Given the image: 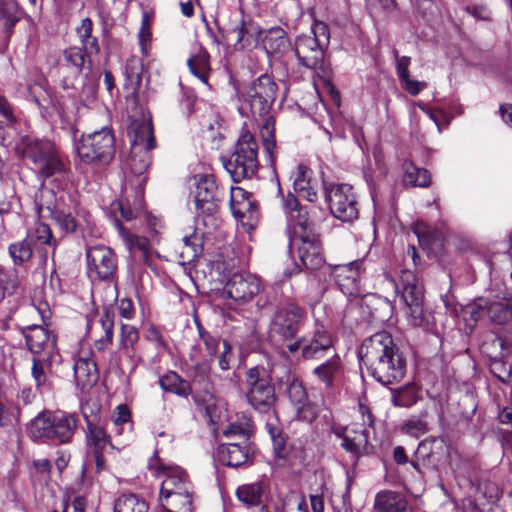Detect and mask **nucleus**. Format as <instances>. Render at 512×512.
Returning <instances> with one entry per match:
<instances>
[{
	"instance_id": "nucleus-28",
	"label": "nucleus",
	"mask_w": 512,
	"mask_h": 512,
	"mask_svg": "<svg viewBox=\"0 0 512 512\" xmlns=\"http://www.w3.org/2000/svg\"><path fill=\"white\" fill-rule=\"evenodd\" d=\"M219 461L229 467H240L250 460L248 439L239 443L221 444L217 451Z\"/></svg>"
},
{
	"instance_id": "nucleus-2",
	"label": "nucleus",
	"mask_w": 512,
	"mask_h": 512,
	"mask_svg": "<svg viewBox=\"0 0 512 512\" xmlns=\"http://www.w3.org/2000/svg\"><path fill=\"white\" fill-rule=\"evenodd\" d=\"M148 469L162 479L159 500L164 509L192 512L194 487L187 472L177 465H167L157 453L149 459Z\"/></svg>"
},
{
	"instance_id": "nucleus-57",
	"label": "nucleus",
	"mask_w": 512,
	"mask_h": 512,
	"mask_svg": "<svg viewBox=\"0 0 512 512\" xmlns=\"http://www.w3.org/2000/svg\"><path fill=\"white\" fill-rule=\"evenodd\" d=\"M125 75L128 81L135 86L141 82V65L138 60L130 59L125 65Z\"/></svg>"
},
{
	"instance_id": "nucleus-44",
	"label": "nucleus",
	"mask_w": 512,
	"mask_h": 512,
	"mask_svg": "<svg viewBox=\"0 0 512 512\" xmlns=\"http://www.w3.org/2000/svg\"><path fill=\"white\" fill-rule=\"evenodd\" d=\"M22 15L23 10L16 0H0V21L7 30L13 28Z\"/></svg>"
},
{
	"instance_id": "nucleus-18",
	"label": "nucleus",
	"mask_w": 512,
	"mask_h": 512,
	"mask_svg": "<svg viewBox=\"0 0 512 512\" xmlns=\"http://www.w3.org/2000/svg\"><path fill=\"white\" fill-rule=\"evenodd\" d=\"M328 268L344 294L353 296L359 293L360 280L366 271V261L364 259L345 264L329 265Z\"/></svg>"
},
{
	"instance_id": "nucleus-23",
	"label": "nucleus",
	"mask_w": 512,
	"mask_h": 512,
	"mask_svg": "<svg viewBox=\"0 0 512 512\" xmlns=\"http://www.w3.org/2000/svg\"><path fill=\"white\" fill-rule=\"evenodd\" d=\"M259 42L265 52L276 59L285 55L291 47L286 31L279 26L261 30Z\"/></svg>"
},
{
	"instance_id": "nucleus-61",
	"label": "nucleus",
	"mask_w": 512,
	"mask_h": 512,
	"mask_svg": "<svg viewBox=\"0 0 512 512\" xmlns=\"http://www.w3.org/2000/svg\"><path fill=\"white\" fill-rule=\"evenodd\" d=\"M112 207L115 211H119L121 217L125 221H130L137 217L140 212L141 204L139 203V207L136 209H131L129 206L125 205L123 202L119 201L112 204Z\"/></svg>"
},
{
	"instance_id": "nucleus-52",
	"label": "nucleus",
	"mask_w": 512,
	"mask_h": 512,
	"mask_svg": "<svg viewBox=\"0 0 512 512\" xmlns=\"http://www.w3.org/2000/svg\"><path fill=\"white\" fill-rule=\"evenodd\" d=\"M86 421L90 443L94 446L95 450H103L110 443L108 434L102 425L94 424L87 418Z\"/></svg>"
},
{
	"instance_id": "nucleus-54",
	"label": "nucleus",
	"mask_w": 512,
	"mask_h": 512,
	"mask_svg": "<svg viewBox=\"0 0 512 512\" xmlns=\"http://www.w3.org/2000/svg\"><path fill=\"white\" fill-rule=\"evenodd\" d=\"M63 57L68 64L75 67L79 72L84 67L87 58H89L80 47L76 46L65 49Z\"/></svg>"
},
{
	"instance_id": "nucleus-14",
	"label": "nucleus",
	"mask_w": 512,
	"mask_h": 512,
	"mask_svg": "<svg viewBox=\"0 0 512 512\" xmlns=\"http://www.w3.org/2000/svg\"><path fill=\"white\" fill-rule=\"evenodd\" d=\"M192 194L197 216L203 217L214 215L223 198V192L212 175L199 177Z\"/></svg>"
},
{
	"instance_id": "nucleus-3",
	"label": "nucleus",
	"mask_w": 512,
	"mask_h": 512,
	"mask_svg": "<svg viewBox=\"0 0 512 512\" xmlns=\"http://www.w3.org/2000/svg\"><path fill=\"white\" fill-rule=\"evenodd\" d=\"M78 423L76 414L45 411L31 420L28 434L34 441L50 440L57 444H67L72 441Z\"/></svg>"
},
{
	"instance_id": "nucleus-7",
	"label": "nucleus",
	"mask_w": 512,
	"mask_h": 512,
	"mask_svg": "<svg viewBox=\"0 0 512 512\" xmlns=\"http://www.w3.org/2000/svg\"><path fill=\"white\" fill-rule=\"evenodd\" d=\"M359 411L361 413L362 422H354L349 426L333 425L331 432L342 440L341 447L354 457L359 458L369 455L373 452L374 447L369 442V429L373 425V416L369 409L360 404Z\"/></svg>"
},
{
	"instance_id": "nucleus-64",
	"label": "nucleus",
	"mask_w": 512,
	"mask_h": 512,
	"mask_svg": "<svg viewBox=\"0 0 512 512\" xmlns=\"http://www.w3.org/2000/svg\"><path fill=\"white\" fill-rule=\"evenodd\" d=\"M413 232L418 237L420 244H426L432 236V230L422 221H417L413 226Z\"/></svg>"
},
{
	"instance_id": "nucleus-19",
	"label": "nucleus",
	"mask_w": 512,
	"mask_h": 512,
	"mask_svg": "<svg viewBox=\"0 0 512 512\" xmlns=\"http://www.w3.org/2000/svg\"><path fill=\"white\" fill-rule=\"evenodd\" d=\"M287 394L290 403L294 407L297 420L312 423L318 416V407L310 401L303 383L292 378L287 387Z\"/></svg>"
},
{
	"instance_id": "nucleus-46",
	"label": "nucleus",
	"mask_w": 512,
	"mask_h": 512,
	"mask_svg": "<svg viewBox=\"0 0 512 512\" xmlns=\"http://www.w3.org/2000/svg\"><path fill=\"white\" fill-rule=\"evenodd\" d=\"M418 400L417 388L414 384H408L392 390L391 402L397 407H411Z\"/></svg>"
},
{
	"instance_id": "nucleus-16",
	"label": "nucleus",
	"mask_w": 512,
	"mask_h": 512,
	"mask_svg": "<svg viewBox=\"0 0 512 512\" xmlns=\"http://www.w3.org/2000/svg\"><path fill=\"white\" fill-rule=\"evenodd\" d=\"M447 455V445L442 438L426 439L418 445L412 467L423 474L424 470L436 471Z\"/></svg>"
},
{
	"instance_id": "nucleus-49",
	"label": "nucleus",
	"mask_w": 512,
	"mask_h": 512,
	"mask_svg": "<svg viewBox=\"0 0 512 512\" xmlns=\"http://www.w3.org/2000/svg\"><path fill=\"white\" fill-rule=\"evenodd\" d=\"M32 246L33 244L27 237L22 241L12 243L8 250L14 264L21 265L27 262L33 254Z\"/></svg>"
},
{
	"instance_id": "nucleus-58",
	"label": "nucleus",
	"mask_w": 512,
	"mask_h": 512,
	"mask_svg": "<svg viewBox=\"0 0 512 512\" xmlns=\"http://www.w3.org/2000/svg\"><path fill=\"white\" fill-rule=\"evenodd\" d=\"M139 334L137 329L131 325H122L121 327V346L128 348L133 347L134 344L138 341Z\"/></svg>"
},
{
	"instance_id": "nucleus-30",
	"label": "nucleus",
	"mask_w": 512,
	"mask_h": 512,
	"mask_svg": "<svg viewBox=\"0 0 512 512\" xmlns=\"http://www.w3.org/2000/svg\"><path fill=\"white\" fill-rule=\"evenodd\" d=\"M344 367L340 356L333 353L329 359L313 369V375L325 385L331 388L343 376Z\"/></svg>"
},
{
	"instance_id": "nucleus-36",
	"label": "nucleus",
	"mask_w": 512,
	"mask_h": 512,
	"mask_svg": "<svg viewBox=\"0 0 512 512\" xmlns=\"http://www.w3.org/2000/svg\"><path fill=\"white\" fill-rule=\"evenodd\" d=\"M407 308L408 320L413 327L421 328L426 332L435 331V317L430 310L423 308V304H416Z\"/></svg>"
},
{
	"instance_id": "nucleus-60",
	"label": "nucleus",
	"mask_w": 512,
	"mask_h": 512,
	"mask_svg": "<svg viewBox=\"0 0 512 512\" xmlns=\"http://www.w3.org/2000/svg\"><path fill=\"white\" fill-rule=\"evenodd\" d=\"M265 429L271 437V440L282 435L281 425L276 416V408L274 409V413H270L268 415V420L265 424Z\"/></svg>"
},
{
	"instance_id": "nucleus-51",
	"label": "nucleus",
	"mask_w": 512,
	"mask_h": 512,
	"mask_svg": "<svg viewBox=\"0 0 512 512\" xmlns=\"http://www.w3.org/2000/svg\"><path fill=\"white\" fill-rule=\"evenodd\" d=\"M462 314L465 320H471L477 322L478 320L488 316L487 312V298L479 297L473 302L467 304L462 309Z\"/></svg>"
},
{
	"instance_id": "nucleus-10",
	"label": "nucleus",
	"mask_w": 512,
	"mask_h": 512,
	"mask_svg": "<svg viewBox=\"0 0 512 512\" xmlns=\"http://www.w3.org/2000/svg\"><path fill=\"white\" fill-rule=\"evenodd\" d=\"M324 193L329 209L335 218L343 222H352L358 218V202L352 186L325 184Z\"/></svg>"
},
{
	"instance_id": "nucleus-26",
	"label": "nucleus",
	"mask_w": 512,
	"mask_h": 512,
	"mask_svg": "<svg viewBox=\"0 0 512 512\" xmlns=\"http://www.w3.org/2000/svg\"><path fill=\"white\" fill-rule=\"evenodd\" d=\"M73 369L76 385L81 391L85 392L97 383L98 369L90 353L79 356L74 362Z\"/></svg>"
},
{
	"instance_id": "nucleus-27",
	"label": "nucleus",
	"mask_w": 512,
	"mask_h": 512,
	"mask_svg": "<svg viewBox=\"0 0 512 512\" xmlns=\"http://www.w3.org/2000/svg\"><path fill=\"white\" fill-rule=\"evenodd\" d=\"M24 336L28 349L35 355H55V342L48 330L39 325L28 327Z\"/></svg>"
},
{
	"instance_id": "nucleus-43",
	"label": "nucleus",
	"mask_w": 512,
	"mask_h": 512,
	"mask_svg": "<svg viewBox=\"0 0 512 512\" xmlns=\"http://www.w3.org/2000/svg\"><path fill=\"white\" fill-rule=\"evenodd\" d=\"M154 19L153 10H144L142 13L141 25L138 32V42L141 53L148 56L152 41L151 26Z\"/></svg>"
},
{
	"instance_id": "nucleus-24",
	"label": "nucleus",
	"mask_w": 512,
	"mask_h": 512,
	"mask_svg": "<svg viewBox=\"0 0 512 512\" xmlns=\"http://www.w3.org/2000/svg\"><path fill=\"white\" fill-rule=\"evenodd\" d=\"M293 189L300 197L313 202L317 199L318 182L313 171L304 164H298L292 172Z\"/></svg>"
},
{
	"instance_id": "nucleus-32",
	"label": "nucleus",
	"mask_w": 512,
	"mask_h": 512,
	"mask_svg": "<svg viewBox=\"0 0 512 512\" xmlns=\"http://www.w3.org/2000/svg\"><path fill=\"white\" fill-rule=\"evenodd\" d=\"M288 227L293 232L292 241H298L307 236L319 235L315 230V225L310 219L306 207L301 208L293 215L288 216Z\"/></svg>"
},
{
	"instance_id": "nucleus-48",
	"label": "nucleus",
	"mask_w": 512,
	"mask_h": 512,
	"mask_svg": "<svg viewBox=\"0 0 512 512\" xmlns=\"http://www.w3.org/2000/svg\"><path fill=\"white\" fill-rule=\"evenodd\" d=\"M183 246L180 251V257L183 262H192L202 253L201 239L196 234L185 236L183 238Z\"/></svg>"
},
{
	"instance_id": "nucleus-1",
	"label": "nucleus",
	"mask_w": 512,
	"mask_h": 512,
	"mask_svg": "<svg viewBox=\"0 0 512 512\" xmlns=\"http://www.w3.org/2000/svg\"><path fill=\"white\" fill-rule=\"evenodd\" d=\"M358 357L367 373L382 385L399 382L405 376L406 360L388 332H378L366 338Z\"/></svg>"
},
{
	"instance_id": "nucleus-9",
	"label": "nucleus",
	"mask_w": 512,
	"mask_h": 512,
	"mask_svg": "<svg viewBox=\"0 0 512 512\" xmlns=\"http://www.w3.org/2000/svg\"><path fill=\"white\" fill-rule=\"evenodd\" d=\"M24 156L32 161L43 179L65 171L59 151L49 140H29L25 145Z\"/></svg>"
},
{
	"instance_id": "nucleus-45",
	"label": "nucleus",
	"mask_w": 512,
	"mask_h": 512,
	"mask_svg": "<svg viewBox=\"0 0 512 512\" xmlns=\"http://www.w3.org/2000/svg\"><path fill=\"white\" fill-rule=\"evenodd\" d=\"M148 504L134 494L120 496L114 504V512H148Z\"/></svg>"
},
{
	"instance_id": "nucleus-38",
	"label": "nucleus",
	"mask_w": 512,
	"mask_h": 512,
	"mask_svg": "<svg viewBox=\"0 0 512 512\" xmlns=\"http://www.w3.org/2000/svg\"><path fill=\"white\" fill-rule=\"evenodd\" d=\"M209 59L208 52L200 47L198 52L187 60L190 72L206 85L211 71Z\"/></svg>"
},
{
	"instance_id": "nucleus-63",
	"label": "nucleus",
	"mask_w": 512,
	"mask_h": 512,
	"mask_svg": "<svg viewBox=\"0 0 512 512\" xmlns=\"http://www.w3.org/2000/svg\"><path fill=\"white\" fill-rule=\"evenodd\" d=\"M282 205L287 217L303 208L292 193H288L286 196L282 195Z\"/></svg>"
},
{
	"instance_id": "nucleus-62",
	"label": "nucleus",
	"mask_w": 512,
	"mask_h": 512,
	"mask_svg": "<svg viewBox=\"0 0 512 512\" xmlns=\"http://www.w3.org/2000/svg\"><path fill=\"white\" fill-rule=\"evenodd\" d=\"M92 31L93 21L89 17L84 18L81 24L76 28V33L81 44L93 36Z\"/></svg>"
},
{
	"instance_id": "nucleus-50",
	"label": "nucleus",
	"mask_w": 512,
	"mask_h": 512,
	"mask_svg": "<svg viewBox=\"0 0 512 512\" xmlns=\"http://www.w3.org/2000/svg\"><path fill=\"white\" fill-rule=\"evenodd\" d=\"M160 387L167 392L178 396L187 395V388L180 376L175 372H169L159 379Z\"/></svg>"
},
{
	"instance_id": "nucleus-41",
	"label": "nucleus",
	"mask_w": 512,
	"mask_h": 512,
	"mask_svg": "<svg viewBox=\"0 0 512 512\" xmlns=\"http://www.w3.org/2000/svg\"><path fill=\"white\" fill-rule=\"evenodd\" d=\"M29 241L37 248L38 246L51 247L55 251L57 240L54 238L50 227L42 222L30 230L27 234Z\"/></svg>"
},
{
	"instance_id": "nucleus-47",
	"label": "nucleus",
	"mask_w": 512,
	"mask_h": 512,
	"mask_svg": "<svg viewBox=\"0 0 512 512\" xmlns=\"http://www.w3.org/2000/svg\"><path fill=\"white\" fill-rule=\"evenodd\" d=\"M55 355H40L33 357L31 374L35 381L36 387L40 388L45 385L47 381V369L50 363L54 360Z\"/></svg>"
},
{
	"instance_id": "nucleus-15",
	"label": "nucleus",
	"mask_w": 512,
	"mask_h": 512,
	"mask_svg": "<svg viewBox=\"0 0 512 512\" xmlns=\"http://www.w3.org/2000/svg\"><path fill=\"white\" fill-rule=\"evenodd\" d=\"M260 32L257 25L241 17L235 20L234 25L219 27L220 38L214 37L213 41L218 45L234 42L237 50L250 49L259 42Z\"/></svg>"
},
{
	"instance_id": "nucleus-13",
	"label": "nucleus",
	"mask_w": 512,
	"mask_h": 512,
	"mask_svg": "<svg viewBox=\"0 0 512 512\" xmlns=\"http://www.w3.org/2000/svg\"><path fill=\"white\" fill-rule=\"evenodd\" d=\"M304 312L295 303H287L276 308L270 322L269 335L283 340L294 338L300 328Z\"/></svg>"
},
{
	"instance_id": "nucleus-55",
	"label": "nucleus",
	"mask_w": 512,
	"mask_h": 512,
	"mask_svg": "<svg viewBox=\"0 0 512 512\" xmlns=\"http://www.w3.org/2000/svg\"><path fill=\"white\" fill-rule=\"evenodd\" d=\"M54 193L50 189L42 188L39 194L36 195L35 205L37 212L40 214L44 210L52 213L55 210Z\"/></svg>"
},
{
	"instance_id": "nucleus-35",
	"label": "nucleus",
	"mask_w": 512,
	"mask_h": 512,
	"mask_svg": "<svg viewBox=\"0 0 512 512\" xmlns=\"http://www.w3.org/2000/svg\"><path fill=\"white\" fill-rule=\"evenodd\" d=\"M230 208L236 218H245L246 213H256L249 199V193L241 187H232L230 191Z\"/></svg>"
},
{
	"instance_id": "nucleus-53",
	"label": "nucleus",
	"mask_w": 512,
	"mask_h": 512,
	"mask_svg": "<svg viewBox=\"0 0 512 512\" xmlns=\"http://www.w3.org/2000/svg\"><path fill=\"white\" fill-rule=\"evenodd\" d=\"M261 137L269 162L270 164H274V150L276 144L274 139V126L269 119L265 121L261 128Z\"/></svg>"
},
{
	"instance_id": "nucleus-29",
	"label": "nucleus",
	"mask_w": 512,
	"mask_h": 512,
	"mask_svg": "<svg viewBox=\"0 0 512 512\" xmlns=\"http://www.w3.org/2000/svg\"><path fill=\"white\" fill-rule=\"evenodd\" d=\"M128 136L131 148L139 146L151 150L156 146L153 125L150 119L133 120L128 126Z\"/></svg>"
},
{
	"instance_id": "nucleus-42",
	"label": "nucleus",
	"mask_w": 512,
	"mask_h": 512,
	"mask_svg": "<svg viewBox=\"0 0 512 512\" xmlns=\"http://www.w3.org/2000/svg\"><path fill=\"white\" fill-rule=\"evenodd\" d=\"M150 163V150L141 148L139 146L131 148V153L127 165L133 174L141 176L148 169Z\"/></svg>"
},
{
	"instance_id": "nucleus-5",
	"label": "nucleus",
	"mask_w": 512,
	"mask_h": 512,
	"mask_svg": "<svg viewBox=\"0 0 512 512\" xmlns=\"http://www.w3.org/2000/svg\"><path fill=\"white\" fill-rule=\"evenodd\" d=\"M222 162L233 182L251 179L259 168L258 144L254 136L249 131L241 133L234 152L229 158H223Z\"/></svg>"
},
{
	"instance_id": "nucleus-17",
	"label": "nucleus",
	"mask_w": 512,
	"mask_h": 512,
	"mask_svg": "<svg viewBox=\"0 0 512 512\" xmlns=\"http://www.w3.org/2000/svg\"><path fill=\"white\" fill-rule=\"evenodd\" d=\"M262 290L258 277L249 273H237L230 277L224 294L238 305L250 302Z\"/></svg>"
},
{
	"instance_id": "nucleus-31",
	"label": "nucleus",
	"mask_w": 512,
	"mask_h": 512,
	"mask_svg": "<svg viewBox=\"0 0 512 512\" xmlns=\"http://www.w3.org/2000/svg\"><path fill=\"white\" fill-rule=\"evenodd\" d=\"M402 285L401 298L406 306L423 304L424 287L416 274L410 270H403L400 276Z\"/></svg>"
},
{
	"instance_id": "nucleus-37",
	"label": "nucleus",
	"mask_w": 512,
	"mask_h": 512,
	"mask_svg": "<svg viewBox=\"0 0 512 512\" xmlns=\"http://www.w3.org/2000/svg\"><path fill=\"white\" fill-rule=\"evenodd\" d=\"M265 491L263 482L243 484L236 490L237 499L246 507H257L262 503V496Z\"/></svg>"
},
{
	"instance_id": "nucleus-8",
	"label": "nucleus",
	"mask_w": 512,
	"mask_h": 512,
	"mask_svg": "<svg viewBox=\"0 0 512 512\" xmlns=\"http://www.w3.org/2000/svg\"><path fill=\"white\" fill-rule=\"evenodd\" d=\"M311 32L312 35L297 37L294 52L302 66L318 69L323 65L325 50L330 43V31L327 24L315 21Z\"/></svg>"
},
{
	"instance_id": "nucleus-39",
	"label": "nucleus",
	"mask_w": 512,
	"mask_h": 512,
	"mask_svg": "<svg viewBox=\"0 0 512 512\" xmlns=\"http://www.w3.org/2000/svg\"><path fill=\"white\" fill-rule=\"evenodd\" d=\"M403 169V181L406 185L418 187H427L430 185L431 177L428 170L418 168L410 161L404 162Z\"/></svg>"
},
{
	"instance_id": "nucleus-22",
	"label": "nucleus",
	"mask_w": 512,
	"mask_h": 512,
	"mask_svg": "<svg viewBox=\"0 0 512 512\" xmlns=\"http://www.w3.org/2000/svg\"><path fill=\"white\" fill-rule=\"evenodd\" d=\"M199 338L204 344L208 355L212 358L215 357L222 345V350L218 356V366L221 370L226 371L230 368V362L233 358L231 345L226 341H221L219 337L212 335L206 331L201 324L196 320Z\"/></svg>"
},
{
	"instance_id": "nucleus-56",
	"label": "nucleus",
	"mask_w": 512,
	"mask_h": 512,
	"mask_svg": "<svg viewBox=\"0 0 512 512\" xmlns=\"http://www.w3.org/2000/svg\"><path fill=\"white\" fill-rule=\"evenodd\" d=\"M406 433L412 436H419L428 431V423L420 417H413L409 419L402 427Z\"/></svg>"
},
{
	"instance_id": "nucleus-12",
	"label": "nucleus",
	"mask_w": 512,
	"mask_h": 512,
	"mask_svg": "<svg viewBox=\"0 0 512 512\" xmlns=\"http://www.w3.org/2000/svg\"><path fill=\"white\" fill-rule=\"evenodd\" d=\"M87 276L91 281L109 280L117 269L114 251L102 244L86 248Z\"/></svg>"
},
{
	"instance_id": "nucleus-33",
	"label": "nucleus",
	"mask_w": 512,
	"mask_h": 512,
	"mask_svg": "<svg viewBox=\"0 0 512 512\" xmlns=\"http://www.w3.org/2000/svg\"><path fill=\"white\" fill-rule=\"evenodd\" d=\"M374 509L376 512H405L407 501L398 492L382 491L375 497Z\"/></svg>"
},
{
	"instance_id": "nucleus-40",
	"label": "nucleus",
	"mask_w": 512,
	"mask_h": 512,
	"mask_svg": "<svg viewBox=\"0 0 512 512\" xmlns=\"http://www.w3.org/2000/svg\"><path fill=\"white\" fill-rule=\"evenodd\" d=\"M97 323L104 335L95 340V347L98 351H104L113 342L114 317L108 310H104Z\"/></svg>"
},
{
	"instance_id": "nucleus-59",
	"label": "nucleus",
	"mask_w": 512,
	"mask_h": 512,
	"mask_svg": "<svg viewBox=\"0 0 512 512\" xmlns=\"http://www.w3.org/2000/svg\"><path fill=\"white\" fill-rule=\"evenodd\" d=\"M111 420L116 428L117 433H121V426L127 424L130 420V411L127 406L119 405L112 414Z\"/></svg>"
},
{
	"instance_id": "nucleus-34",
	"label": "nucleus",
	"mask_w": 512,
	"mask_h": 512,
	"mask_svg": "<svg viewBox=\"0 0 512 512\" xmlns=\"http://www.w3.org/2000/svg\"><path fill=\"white\" fill-rule=\"evenodd\" d=\"M487 312L493 323L505 324L512 321V298L499 300L487 298Z\"/></svg>"
},
{
	"instance_id": "nucleus-6",
	"label": "nucleus",
	"mask_w": 512,
	"mask_h": 512,
	"mask_svg": "<svg viewBox=\"0 0 512 512\" xmlns=\"http://www.w3.org/2000/svg\"><path fill=\"white\" fill-rule=\"evenodd\" d=\"M80 160L85 164L108 165L115 155V135L111 126L82 135L76 146Z\"/></svg>"
},
{
	"instance_id": "nucleus-4",
	"label": "nucleus",
	"mask_w": 512,
	"mask_h": 512,
	"mask_svg": "<svg viewBox=\"0 0 512 512\" xmlns=\"http://www.w3.org/2000/svg\"><path fill=\"white\" fill-rule=\"evenodd\" d=\"M245 397L247 403L258 413L270 415L276 408L277 396L271 371L256 365L245 372Z\"/></svg>"
},
{
	"instance_id": "nucleus-11",
	"label": "nucleus",
	"mask_w": 512,
	"mask_h": 512,
	"mask_svg": "<svg viewBox=\"0 0 512 512\" xmlns=\"http://www.w3.org/2000/svg\"><path fill=\"white\" fill-rule=\"evenodd\" d=\"M277 84L267 74L260 75L242 93L243 105H248L253 116L269 112L277 94Z\"/></svg>"
},
{
	"instance_id": "nucleus-25",
	"label": "nucleus",
	"mask_w": 512,
	"mask_h": 512,
	"mask_svg": "<svg viewBox=\"0 0 512 512\" xmlns=\"http://www.w3.org/2000/svg\"><path fill=\"white\" fill-rule=\"evenodd\" d=\"M118 233L130 253L131 257L138 258L146 265L151 264L150 242L146 237H142L127 231L118 219L115 220Z\"/></svg>"
},
{
	"instance_id": "nucleus-21",
	"label": "nucleus",
	"mask_w": 512,
	"mask_h": 512,
	"mask_svg": "<svg viewBox=\"0 0 512 512\" xmlns=\"http://www.w3.org/2000/svg\"><path fill=\"white\" fill-rule=\"evenodd\" d=\"M298 240V254L303 266L308 270H319L325 264L320 235L307 236Z\"/></svg>"
},
{
	"instance_id": "nucleus-20",
	"label": "nucleus",
	"mask_w": 512,
	"mask_h": 512,
	"mask_svg": "<svg viewBox=\"0 0 512 512\" xmlns=\"http://www.w3.org/2000/svg\"><path fill=\"white\" fill-rule=\"evenodd\" d=\"M303 341V358L305 359H320L336 353L332 337L322 325L317 326L310 337L304 336Z\"/></svg>"
}]
</instances>
